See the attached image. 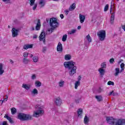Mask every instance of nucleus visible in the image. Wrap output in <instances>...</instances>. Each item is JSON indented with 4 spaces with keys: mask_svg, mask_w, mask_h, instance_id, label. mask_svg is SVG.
<instances>
[{
    "mask_svg": "<svg viewBox=\"0 0 125 125\" xmlns=\"http://www.w3.org/2000/svg\"><path fill=\"white\" fill-rule=\"evenodd\" d=\"M35 108L36 109V111L34 112L33 117L39 118V117H41V116H42V115H43V113H44V112L42 109V106L37 104L35 106Z\"/></svg>",
    "mask_w": 125,
    "mask_h": 125,
    "instance_id": "nucleus-4",
    "label": "nucleus"
},
{
    "mask_svg": "<svg viewBox=\"0 0 125 125\" xmlns=\"http://www.w3.org/2000/svg\"><path fill=\"white\" fill-rule=\"evenodd\" d=\"M36 78H37V76H36V74H33L32 76H31L32 80H35Z\"/></svg>",
    "mask_w": 125,
    "mask_h": 125,
    "instance_id": "nucleus-45",
    "label": "nucleus"
},
{
    "mask_svg": "<svg viewBox=\"0 0 125 125\" xmlns=\"http://www.w3.org/2000/svg\"><path fill=\"white\" fill-rule=\"evenodd\" d=\"M33 54H31L30 55V58H33Z\"/></svg>",
    "mask_w": 125,
    "mask_h": 125,
    "instance_id": "nucleus-59",
    "label": "nucleus"
},
{
    "mask_svg": "<svg viewBox=\"0 0 125 125\" xmlns=\"http://www.w3.org/2000/svg\"><path fill=\"white\" fill-rule=\"evenodd\" d=\"M114 62L115 59L114 58H111L109 60V62L110 63V64H113V63H114Z\"/></svg>",
    "mask_w": 125,
    "mask_h": 125,
    "instance_id": "nucleus-41",
    "label": "nucleus"
},
{
    "mask_svg": "<svg viewBox=\"0 0 125 125\" xmlns=\"http://www.w3.org/2000/svg\"><path fill=\"white\" fill-rule=\"evenodd\" d=\"M35 85L37 87H40L41 85H42V83L40 82L39 81H36L35 83Z\"/></svg>",
    "mask_w": 125,
    "mask_h": 125,
    "instance_id": "nucleus-23",
    "label": "nucleus"
},
{
    "mask_svg": "<svg viewBox=\"0 0 125 125\" xmlns=\"http://www.w3.org/2000/svg\"><path fill=\"white\" fill-rule=\"evenodd\" d=\"M38 38V36L37 35H35L33 36V39H37Z\"/></svg>",
    "mask_w": 125,
    "mask_h": 125,
    "instance_id": "nucleus-55",
    "label": "nucleus"
},
{
    "mask_svg": "<svg viewBox=\"0 0 125 125\" xmlns=\"http://www.w3.org/2000/svg\"><path fill=\"white\" fill-rule=\"evenodd\" d=\"M5 3H10V0H2Z\"/></svg>",
    "mask_w": 125,
    "mask_h": 125,
    "instance_id": "nucleus-44",
    "label": "nucleus"
},
{
    "mask_svg": "<svg viewBox=\"0 0 125 125\" xmlns=\"http://www.w3.org/2000/svg\"><path fill=\"white\" fill-rule=\"evenodd\" d=\"M106 121L109 125H114L115 121L114 120V118L112 117H106Z\"/></svg>",
    "mask_w": 125,
    "mask_h": 125,
    "instance_id": "nucleus-8",
    "label": "nucleus"
},
{
    "mask_svg": "<svg viewBox=\"0 0 125 125\" xmlns=\"http://www.w3.org/2000/svg\"><path fill=\"white\" fill-rule=\"evenodd\" d=\"M58 25H59V23L57 21V19L55 18H52L50 19V26L52 28L49 29L48 30V32H50L52 33L53 30L55 28H57L58 27Z\"/></svg>",
    "mask_w": 125,
    "mask_h": 125,
    "instance_id": "nucleus-3",
    "label": "nucleus"
},
{
    "mask_svg": "<svg viewBox=\"0 0 125 125\" xmlns=\"http://www.w3.org/2000/svg\"><path fill=\"white\" fill-rule=\"evenodd\" d=\"M32 60L33 62H34L35 63H37V62L39 61V57H38L37 56H35L33 57Z\"/></svg>",
    "mask_w": 125,
    "mask_h": 125,
    "instance_id": "nucleus-25",
    "label": "nucleus"
},
{
    "mask_svg": "<svg viewBox=\"0 0 125 125\" xmlns=\"http://www.w3.org/2000/svg\"><path fill=\"white\" fill-rule=\"evenodd\" d=\"M95 98L98 102H101L103 100V98L101 96H96Z\"/></svg>",
    "mask_w": 125,
    "mask_h": 125,
    "instance_id": "nucleus-19",
    "label": "nucleus"
},
{
    "mask_svg": "<svg viewBox=\"0 0 125 125\" xmlns=\"http://www.w3.org/2000/svg\"><path fill=\"white\" fill-rule=\"evenodd\" d=\"M38 89L35 88L32 91H31V93L32 94H34V95H38Z\"/></svg>",
    "mask_w": 125,
    "mask_h": 125,
    "instance_id": "nucleus-29",
    "label": "nucleus"
},
{
    "mask_svg": "<svg viewBox=\"0 0 125 125\" xmlns=\"http://www.w3.org/2000/svg\"><path fill=\"white\" fill-rule=\"evenodd\" d=\"M98 71L100 74L101 77L102 78H103V76H104V75H105V70L103 68H99Z\"/></svg>",
    "mask_w": 125,
    "mask_h": 125,
    "instance_id": "nucleus-11",
    "label": "nucleus"
},
{
    "mask_svg": "<svg viewBox=\"0 0 125 125\" xmlns=\"http://www.w3.org/2000/svg\"><path fill=\"white\" fill-rule=\"evenodd\" d=\"M18 33H19V29H17L15 28H12V34L13 38H16L18 36Z\"/></svg>",
    "mask_w": 125,
    "mask_h": 125,
    "instance_id": "nucleus-7",
    "label": "nucleus"
},
{
    "mask_svg": "<svg viewBox=\"0 0 125 125\" xmlns=\"http://www.w3.org/2000/svg\"><path fill=\"white\" fill-rule=\"evenodd\" d=\"M77 114L78 115V117H82V114H83V109L79 108L77 111Z\"/></svg>",
    "mask_w": 125,
    "mask_h": 125,
    "instance_id": "nucleus-22",
    "label": "nucleus"
},
{
    "mask_svg": "<svg viewBox=\"0 0 125 125\" xmlns=\"http://www.w3.org/2000/svg\"><path fill=\"white\" fill-rule=\"evenodd\" d=\"M112 95H113V96H116V95H118V94H117V93H114V92H113V93H112Z\"/></svg>",
    "mask_w": 125,
    "mask_h": 125,
    "instance_id": "nucleus-52",
    "label": "nucleus"
},
{
    "mask_svg": "<svg viewBox=\"0 0 125 125\" xmlns=\"http://www.w3.org/2000/svg\"><path fill=\"white\" fill-rule=\"evenodd\" d=\"M115 20V14H112L110 17V21L111 24H113L114 21Z\"/></svg>",
    "mask_w": 125,
    "mask_h": 125,
    "instance_id": "nucleus-20",
    "label": "nucleus"
},
{
    "mask_svg": "<svg viewBox=\"0 0 125 125\" xmlns=\"http://www.w3.org/2000/svg\"><path fill=\"white\" fill-rule=\"evenodd\" d=\"M63 66L65 69H68L69 74L70 77H72L73 75L77 73V66H76V63L73 62V61L65 62L63 63Z\"/></svg>",
    "mask_w": 125,
    "mask_h": 125,
    "instance_id": "nucleus-1",
    "label": "nucleus"
},
{
    "mask_svg": "<svg viewBox=\"0 0 125 125\" xmlns=\"http://www.w3.org/2000/svg\"><path fill=\"white\" fill-rule=\"evenodd\" d=\"M4 118H6V119H7V120H8L10 118V117L8 116V115L6 114L4 116Z\"/></svg>",
    "mask_w": 125,
    "mask_h": 125,
    "instance_id": "nucleus-48",
    "label": "nucleus"
},
{
    "mask_svg": "<svg viewBox=\"0 0 125 125\" xmlns=\"http://www.w3.org/2000/svg\"><path fill=\"white\" fill-rule=\"evenodd\" d=\"M8 120L10 124H14V122H13V120L11 119V117H10Z\"/></svg>",
    "mask_w": 125,
    "mask_h": 125,
    "instance_id": "nucleus-42",
    "label": "nucleus"
},
{
    "mask_svg": "<svg viewBox=\"0 0 125 125\" xmlns=\"http://www.w3.org/2000/svg\"><path fill=\"white\" fill-rule=\"evenodd\" d=\"M115 73L114 74V76L117 77V76H118L119 74L120 73V68H115Z\"/></svg>",
    "mask_w": 125,
    "mask_h": 125,
    "instance_id": "nucleus-30",
    "label": "nucleus"
},
{
    "mask_svg": "<svg viewBox=\"0 0 125 125\" xmlns=\"http://www.w3.org/2000/svg\"><path fill=\"white\" fill-rule=\"evenodd\" d=\"M64 12L65 13V15H68V14H69V10H65L64 11Z\"/></svg>",
    "mask_w": 125,
    "mask_h": 125,
    "instance_id": "nucleus-49",
    "label": "nucleus"
},
{
    "mask_svg": "<svg viewBox=\"0 0 125 125\" xmlns=\"http://www.w3.org/2000/svg\"><path fill=\"white\" fill-rule=\"evenodd\" d=\"M76 8V3H73L69 7V11H73Z\"/></svg>",
    "mask_w": 125,
    "mask_h": 125,
    "instance_id": "nucleus-16",
    "label": "nucleus"
},
{
    "mask_svg": "<svg viewBox=\"0 0 125 125\" xmlns=\"http://www.w3.org/2000/svg\"><path fill=\"white\" fill-rule=\"evenodd\" d=\"M101 69H106V67H107V64H106V62H103L101 64Z\"/></svg>",
    "mask_w": 125,
    "mask_h": 125,
    "instance_id": "nucleus-28",
    "label": "nucleus"
},
{
    "mask_svg": "<svg viewBox=\"0 0 125 125\" xmlns=\"http://www.w3.org/2000/svg\"><path fill=\"white\" fill-rule=\"evenodd\" d=\"M22 87H23V88H25V89H30V88H31V85H28V84H22Z\"/></svg>",
    "mask_w": 125,
    "mask_h": 125,
    "instance_id": "nucleus-24",
    "label": "nucleus"
},
{
    "mask_svg": "<svg viewBox=\"0 0 125 125\" xmlns=\"http://www.w3.org/2000/svg\"><path fill=\"white\" fill-rule=\"evenodd\" d=\"M108 9H109V4H106L104 7V11L106 12L108 11Z\"/></svg>",
    "mask_w": 125,
    "mask_h": 125,
    "instance_id": "nucleus-38",
    "label": "nucleus"
},
{
    "mask_svg": "<svg viewBox=\"0 0 125 125\" xmlns=\"http://www.w3.org/2000/svg\"><path fill=\"white\" fill-rule=\"evenodd\" d=\"M60 17H61V18L62 19H63V18H64V15H63V14H61L60 15Z\"/></svg>",
    "mask_w": 125,
    "mask_h": 125,
    "instance_id": "nucleus-51",
    "label": "nucleus"
},
{
    "mask_svg": "<svg viewBox=\"0 0 125 125\" xmlns=\"http://www.w3.org/2000/svg\"><path fill=\"white\" fill-rule=\"evenodd\" d=\"M1 103V104H2V103H3V101H0V104Z\"/></svg>",
    "mask_w": 125,
    "mask_h": 125,
    "instance_id": "nucleus-61",
    "label": "nucleus"
},
{
    "mask_svg": "<svg viewBox=\"0 0 125 125\" xmlns=\"http://www.w3.org/2000/svg\"><path fill=\"white\" fill-rule=\"evenodd\" d=\"M46 49H47V48H46V47H43V49H42V52L43 53H45V51H46Z\"/></svg>",
    "mask_w": 125,
    "mask_h": 125,
    "instance_id": "nucleus-46",
    "label": "nucleus"
},
{
    "mask_svg": "<svg viewBox=\"0 0 125 125\" xmlns=\"http://www.w3.org/2000/svg\"><path fill=\"white\" fill-rule=\"evenodd\" d=\"M120 67L121 68V72H122V71H124V70H125V63H121L120 65Z\"/></svg>",
    "mask_w": 125,
    "mask_h": 125,
    "instance_id": "nucleus-35",
    "label": "nucleus"
},
{
    "mask_svg": "<svg viewBox=\"0 0 125 125\" xmlns=\"http://www.w3.org/2000/svg\"><path fill=\"white\" fill-rule=\"evenodd\" d=\"M34 6L33 7V10H36V9H37V7L38 6V4L36 3L34 4Z\"/></svg>",
    "mask_w": 125,
    "mask_h": 125,
    "instance_id": "nucleus-43",
    "label": "nucleus"
},
{
    "mask_svg": "<svg viewBox=\"0 0 125 125\" xmlns=\"http://www.w3.org/2000/svg\"><path fill=\"white\" fill-rule=\"evenodd\" d=\"M86 40L88 41L89 43L92 42V39H91V37H90V35L89 34L87 35L86 37H85Z\"/></svg>",
    "mask_w": 125,
    "mask_h": 125,
    "instance_id": "nucleus-21",
    "label": "nucleus"
},
{
    "mask_svg": "<svg viewBox=\"0 0 125 125\" xmlns=\"http://www.w3.org/2000/svg\"><path fill=\"white\" fill-rule=\"evenodd\" d=\"M32 30L35 31V28L34 27H32Z\"/></svg>",
    "mask_w": 125,
    "mask_h": 125,
    "instance_id": "nucleus-60",
    "label": "nucleus"
},
{
    "mask_svg": "<svg viewBox=\"0 0 125 125\" xmlns=\"http://www.w3.org/2000/svg\"><path fill=\"white\" fill-rule=\"evenodd\" d=\"M75 102H76V103L77 104H79V100H76L75 101Z\"/></svg>",
    "mask_w": 125,
    "mask_h": 125,
    "instance_id": "nucleus-58",
    "label": "nucleus"
},
{
    "mask_svg": "<svg viewBox=\"0 0 125 125\" xmlns=\"http://www.w3.org/2000/svg\"><path fill=\"white\" fill-rule=\"evenodd\" d=\"M11 111L12 115H14V114L16 113L17 110H16V108H15V107H13L11 109Z\"/></svg>",
    "mask_w": 125,
    "mask_h": 125,
    "instance_id": "nucleus-32",
    "label": "nucleus"
},
{
    "mask_svg": "<svg viewBox=\"0 0 125 125\" xmlns=\"http://www.w3.org/2000/svg\"><path fill=\"white\" fill-rule=\"evenodd\" d=\"M57 51H60L62 52L63 51V47H62V44L61 42H59L57 47Z\"/></svg>",
    "mask_w": 125,
    "mask_h": 125,
    "instance_id": "nucleus-10",
    "label": "nucleus"
},
{
    "mask_svg": "<svg viewBox=\"0 0 125 125\" xmlns=\"http://www.w3.org/2000/svg\"><path fill=\"white\" fill-rule=\"evenodd\" d=\"M17 119L20 121H22V122L25 121H31V120H33V116L29 114H26L24 113H19Z\"/></svg>",
    "mask_w": 125,
    "mask_h": 125,
    "instance_id": "nucleus-2",
    "label": "nucleus"
},
{
    "mask_svg": "<svg viewBox=\"0 0 125 125\" xmlns=\"http://www.w3.org/2000/svg\"><path fill=\"white\" fill-rule=\"evenodd\" d=\"M67 34H65L62 36V41L63 42H66L67 40Z\"/></svg>",
    "mask_w": 125,
    "mask_h": 125,
    "instance_id": "nucleus-34",
    "label": "nucleus"
},
{
    "mask_svg": "<svg viewBox=\"0 0 125 125\" xmlns=\"http://www.w3.org/2000/svg\"><path fill=\"white\" fill-rule=\"evenodd\" d=\"M81 28H82V26H81V25L78 26V27H77V29L78 30H80Z\"/></svg>",
    "mask_w": 125,
    "mask_h": 125,
    "instance_id": "nucleus-54",
    "label": "nucleus"
},
{
    "mask_svg": "<svg viewBox=\"0 0 125 125\" xmlns=\"http://www.w3.org/2000/svg\"><path fill=\"white\" fill-rule=\"evenodd\" d=\"M2 125H8V124H7V121H3Z\"/></svg>",
    "mask_w": 125,
    "mask_h": 125,
    "instance_id": "nucleus-47",
    "label": "nucleus"
},
{
    "mask_svg": "<svg viewBox=\"0 0 125 125\" xmlns=\"http://www.w3.org/2000/svg\"><path fill=\"white\" fill-rule=\"evenodd\" d=\"M71 59H72V56L70 55L67 54L64 56V59L66 61L71 60Z\"/></svg>",
    "mask_w": 125,
    "mask_h": 125,
    "instance_id": "nucleus-17",
    "label": "nucleus"
},
{
    "mask_svg": "<svg viewBox=\"0 0 125 125\" xmlns=\"http://www.w3.org/2000/svg\"><path fill=\"white\" fill-rule=\"evenodd\" d=\"M39 40L40 41H43V42H45V33L42 32L39 36Z\"/></svg>",
    "mask_w": 125,
    "mask_h": 125,
    "instance_id": "nucleus-9",
    "label": "nucleus"
},
{
    "mask_svg": "<svg viewBox=\"0 0 125 125\" xmlns=\"http://www.w3.org/2000/svg\"><path fill=\"white\" fill-rule=\"evenodd\" d=\"M78 81L77 82H80V81L82 80V77H81V76H79L78 78Z\"/></svg>",
    "mask_w": 125,
    "mask_h": 125,
    "instance_id": "nucleus-50",
    "label": "nucleus"
},
{
    "mask_svg": "<svg viewBox=\"0 0 125 125\" xmlns=\"http://www.w3.org/2000/svg\"><path fill=\"white\" fill-rule=\"evenodd\" d=\"M112 11H113V8H112V6H111L110 7V13H112Z\"/></svg>",
    "mask_w": 125,
    "mask_h": 125,
    "instance_id": "nucleus-53",
    "label": "nucleus"
},
{
    "mask_svg": "<svg viewBox=\"0 0 125 125\" xmlns=\"http://www.w3.org/2000/svg\"><path fill=\"white\" fill-rule=\"evenodd\" d=\"M22 61L24 64H28L30 62V60L27 59V58H24Z\"/></svg>",
    "mask_w": 125,
    "mask_h": 125,
    "instance_id": "nucleus-26",
    "label": "nucleus"
},
{
    "mask_svg": "<svg viewBox=\"0 0 125 125\" xmlns=\"http://www.w3.org/2000/svg\"><path fill=\"white\" fill-rule=\"evenodd\" d=\"M115 13H116V12H113L112 13H111V15H112V14H115Z\"/></svg>",
    "mask_w": 125,
    "mask_h": 125,
    "instance_id": "nucleus-62",
    "label": "nucleus"
},
{
    "mask_svg": "<svg viewBox=\"0 0 125 125\" xmlns=\"http://www.w3.org/2000/svg\"><path fill=\"white\" fill-rule=\"evenodd\" d=\"M10 62L11 64H13V63H14V62H13V61H12V60H10Z\"/></svg>",
    "mask_w": 125,
    "mask_h": 125,
    "instance_id": "nucleus-56",
    "label": "nucleus"
},
{
    "mask_svg": "<svg viewBox=\"0 0 125 125\" xmlns=\"http://www.w3.org/2000/svg\"><path fill=\"white\" fill-rule=\"evenodd\" d=\"M113 92H114V91H112V92H109V96H110V95H112V94H113Z\"/></svg>",
    "mask_w": 125,
    "mask_h": 125,
    "instance_id": "nucleus-57",
    "label": "nucleus"
},
{
    "mask_svg": "<svg viewBox=\"0 0 125 125\" xmlns=\"http://www.w3.org/2000/svg\"><path fill=\"white\" fill-rule=\"evenodd\" d=\"M33 48V44H26L24 45L23 46V49H28V48Z\"/></svg>",
    "mask_w": 125,
    "mask_h": 125,
    "instance_id": "nucleus-13",
    "label": "nucleus"
},
{
    "mask_svg": "<svg viewBox=\"0 0 125 125\" xmlns=\"http://www.w3.org/2000/svg\"><path fill=\"white\" fill-rule=\"evenodd\" d=\"M54 103L56 106H60L62 104V100L60 97H57L54 99Z\"/></svg>",
    "mask_w": 125,
    "mask_h": 125,
    "instance_id": "nucleus-6",
    "label": "nucleus"
},
{
    "mask_svg": "<svg viewBox=\"0 0 125 125\" xmlns=\"http://www.w3.org/2000/svg\"><path fill=\"white\" fill-rule=\"evenodd\" d=\"M79 18L81 23H83L84 22V20L85 19V17L82 14L79 15Z\"/></svg>",
    "mask_w": 125,
    "mask_h": 125,
    "instance_id": "nucleus-14",
    "label": "nucleus"
},
{
    "mask_svg": "<svg viewBox=\"0 0 125 125\" xmlns=\"http://www.w3.org/2000/svg\"><path fill=\"white\" fill-rule=\"evenodd\" d=\"M107 84H108V85H114L115 83H114V82H113L111 81H109L108 82Z\"/></svg>",
    "mask_w": 125,
    "mask_h": 125,
    "instance_id": "nucleus-37",
    "label": "nucleus"
},
{
    "mask_svg": "<svg viewBox=\"0 0 125 125\" xmlns=\"http://www.w3.org/2000/svg\"><path fill=\"white\" fill-rule=\"evenodd\" d=\"M75 33H76V29H72L68 32V34L69 35H73V34H75Z\"/></svg>",
    "mask_w": 125,
    "mask_h": 125,
    "instance_id": "nucleus-36",
    "label": "nucleus"
},
{
    "mask_svg": "<svg viewBox=\"0 0 125 125\" xmlns=\"http://www.w3.org/2000/svg\"><path fill=\"white\" fill-rule=\"evenodd\" d=\"M54 0V1H58V0Z\"/></svg>",
    "mask_w": 125,
    "mask_h": 125,
    "instance_id": "nucleus-63",
    "label": "nucleus"
},
{
    "mask_svg": "<svg viewBox=\"0 0 125 125\" xmlns=\"http://www.w3.org/2000/svg\"><path fill=\"white\" fill-rule=\"evenodd\" d=\"M5 100H6V101H7V98L5 99Z\"/></svg>",
    "mask_w": 125,
    "mask_h": 125,
    "instance_id": "nucleus-64",
    "label": "nucleus"
},
{
    "mask_svg": "<svg viewBox=\"0 0 125 125\" xmlns=\"http://www.w3.org/2000/svg\"><path fill=\"white\" fill-rule=\"evenodd\" d=\"M39 4L41 5V7H43L44 6L45 3H44V1L43 0H41L39 2Z\"/></svg>",
    "mask_w": 125,
    "mask_h": 125,
    "instance_id": "nucleus-31",
    "label": "nucleus"
},
{
    "mask_svg": "<svg viewBox=\"0 0 125 125\" xmlns=\"http://www.w3.org/2000/svg\"><path fill=\"white\" fill-rule=\"evenodd\" d=\"M100 41H103L106 38V32L105 30H102L97 33Z\"/></svg>",
    "mask_w": 125,
    "mask_h": 125,
    "instance_id": "nucleus-5",
    "label": "nucleus"
},
{
    "mask_svg": "<svg viewBox=\"0 0 125 125\" xmlns=\"http://www.w3.org/2000/svg\"><path fill=\"white\" fill-rule=\"evenodd\" d=\"M36 0H30V6H33L35 4Z\"/></svg>",
    "mask_w": 125,
    "mask_h": 125,
    "instance_id": "nucleus-39",
    "label": "nucleus"
},
{
    "mask_svg": "<svg viewBox=\"0 0 125 125\" xmlns=\"http://www.w3.org/2000/svg\"><path fill=\"white\" fill-rule=\"evenodd\" d=\"M4 73V70L3 69L2 63H0V76H1Z\"/></svg>",
    "mask_w": 125,
    "mask_h": 125,
    "instance_id": "nucleus-18",
    "label": "nucleus"
},
{
    "mask_svg": "<svg viewBox=\"0 0 125 125\" xmlns=\"http://www.w3.org/2000/svg\"><path fill=\"white\" fill-rule=\"evenodd\" d=\"M89 122V118L85 115L84 118V124L85 125H88V123Z\"/></svg>",
    "mask_w": 125,
    "mask_h": 125,
    "instance_id": "nucleus-15",
    "label": "nucleus"
},
{
    "mask_svg": "<svg viewBox=\"0 0 125 125\" xmlns=\"http://www.w3.org/2000/svg\"><path fill=\"white\" fill-rule=\"evenodd\" d=\"M40 29H41V21L40 20H38V22L35 27V30L36 31H39Z\"/></svg>",
    "mask_w": 125,
    "mask_h": 125,
    "instance_id": "nucleus-12",
    "label": "nucleus"
},
{
    "mask_svg": "<svg viewBox=\"0 0 125 125\" xmlns=\"http://www.w3.org/2000/svg\"><path fill=\"white\" fill-rule=\"evenodd\" d=\"M29 56V53L28 52H24L23 53V57L24 58H26V57H28Z\"/></svg>",
    "mask_w": 125,
    "mask_h": 125,
    "instance_id": "nucleus-40",
    "label": "nucleus"
},
{
    "mask_svg": "<svg viewBox=\"0 0 125 125\" xmlns=\"http://www.w3.org/2000/svg\"><path fill=\"white\" fill-rule=\"evenodd\" d=\"M64 83H65L64 81H60V82L59 83V86H60V87H63V86H64Z\"/></svg>",
    "mask_w": 125,
    "mask_h": 125,
    "instance_id": "nucleus-33",
    "label": "nucleus"
},
{
    "mask_svg": "<svg viewBox=\"0 0 125 125\" xmlns=\"http://www.w3.org/2000/svg\"><path fill=\"white\" fill-rule=\"evenodd\" d=\"M81 84V82L80 81H76L75 83V89H78V86H80Z\"/></svg>",
    "mask_w": 125,
    "mask_h": 125,
    "instance_id": "nucleus-27",
    "label": "nucleus"
}]
</instances>
